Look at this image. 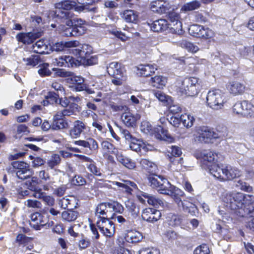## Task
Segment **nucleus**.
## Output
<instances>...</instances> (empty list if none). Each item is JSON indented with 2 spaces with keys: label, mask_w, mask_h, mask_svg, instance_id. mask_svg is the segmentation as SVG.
<instances>
[{
  "label": "nucleus",
  "mask_w": 254,
  "mask_h": 254,
  "mask_svg": "<svg viewBox=\"0 0 254 254\" xmlns=\"http://www.w3.org/2000/svg\"><path fill=\"white\" fill-rule=\"evenodd\" d=\"M169 19L173 27L171 28V31L173 33L181 35L183 33L182 30V23L180 21V14L175 11L170 12L169 13Z\"/></svg>",
  "instance_id": "dca6fc26"
},
{
  "label": "nucleus",
  "mask_w": 254,
  "mask_h": 254,
  "mask_svg": "<svg viewBox=\"0 0 254 254\" xmlns=\"http://www.w3.org/2000/svg\"><path fill=\"white\" fill-rule=\"evenodd\" d=\"M90 127L87 124L80 120L75 121L69 130V135L71 138L80 137L81 134L84 135L89 132Z\"/></svg>",
  "instance_id": "6e6552de"
},
{
  "label": "nucleus",
  "mask_w": 254,
  "mask_h": 254,
  "mask_svg": "<svg viewBox=\"0 0 254 254\" xmlns=\"http://www.w3.org/2000/svg\"><path fill=\"white\" fill-rule=\"evenodd\" d=\"M87 169L90 172L96 176H102V173L100 169L98 168L94 164L90 163L87 166Z\"/></svg>",
  "instance_id": "774afa93"
},
{
  "label": "nucleus",
  "mask_w": 254,
  "mask_h": 254,
  "mask_svg": "<svg viewBox=\"0 0 254 254\" xmlns=\"http://www.w3.org/2000/svg\"><path fill=\"white\" fill-rule=\"evenodd\" d=\"M150 186L155 189L160 193L169 195L172 193L175 186L171 184L168 180L160 175L150 176L148 177Z\"/></svg>",
  "instance_id": "7ed1b4c3"
},
{
  "label": "nucleus",
  "mask_w": 254,
  "mask_h": 254,
  "mask_svg": "<svg viewBox=\"0 0 254 254\" xmlns=\"http://www.w3.org/2000/svg\"><path fill=\"white\" fill-rule=\"evenodd\" d=\"M150 8L153 12L159 14L166 13L169 10L168 3L162 0H157L151 2Z\"/></svg>",
  "instance_id": "aec40b11"
},
{
  "label": "nucleus",
  "mask_w": 254,
  "mask_h": 254,
  "mask_svg": "<svg viewBox=\"0 0 254 254\" xmlns=\"http://www.w3.org/2000/svg\"><path fill=\"white\" fill-rule=\"evenodd\" d=\"M227 88L231 94L237 96L244 93L245 86L238 81H232L228 83Z\"/></svg>",
  "instance_id": "5701e85b"
},
{
  "label": "nucleus",
  "mask_w": 254,
  "mask_h": 254,
  "mask_svg": "<svg viewBox=\"0 0 254 254\" xmlns=\"http://www.w3.org/2000/svg\"><path fill=\"white\" fill-rule=\"evenodd\" d=\"M198 140L204 143L209 142L211 139L218 138V134L213 130V129L208 127H199L197 130Z\"/></svg>",
  "instance_id": "9b49d317"
},
{
  "label": "nucleus",
  "mask_w": 254,
  "mask_h": 254,
  "mask_svg": "<svg viewBox=\"0 0 254 254\" xmlns=\"http://www.w3.org/2000/svg\"><path fill=\"white\" fill-rule=\"evenodd\" d=\"M166 221L170 226H180L182 228H184L187 223V220L184 216L172 213L167 214Z\"/></svg>",
  "instance_id": "f3484780"
},
{
  "label": "nucleus",
  "mask_w": 254,
  "mask_h": 254,
  "mask_svg": "<svg viewBox=\"0 0 254 254\" xmlns=\"http://www.w3.org/2000/svg\"><path fill=\"white\" fill-rule=\"evenodd\" d=\"M38 37L37 33L32 32H20L16 36V40L23 44H30Z\"/></svg>",
  "instance_id": "b1692460"
},
{
  "label": "nucleus",
  "mask_w": 254,
  "mask_h": 254,
  "mask_svg": "<svg viewBox=\"0 0 254 254\" xmlns=\"http://www.w3.org/2000/svg\"><path fill=\"white\" fill-rule=\"evenodd\" d=\"M72 27L73 36H78L84 34L86 31L85 27L76 26L73 25Z\"/></svg>",
  "instance_id": "69168bd1"
},
{
  "label": "nucleus",
  "mask_w": 254,
  "mask_h": 254,
  "mask_svg": "<svg viewBox=\"0 0 254 254\" xmlns=\"http://www.w3.org/2000/svg\"><path fill=\"white\" fill-rule=\"evenodd\" d=\"M185 195L184 192L180 189L175 187V189L173 190L172 194H169L168 195L171 196L174 199L175 202L177 203L179 207H180V203L182 200V197Z\"/></svg>",
  "instance_id": "79ce46f5"
},
{
  "label": "nucleus",
  "mask_w": 254,
  "mask_h": 254,
  "mask_svg": "<svg viewBox=\"0 0 254 254\" xmlns=\"http://www.w3.org/2000/svg\"><path fill=\"white\" fill-rule=\"evenodd\" d=\"M141 129L145 133H153L154 128L148 122L144 121L141 123Z\"/></svg>",
  "instance_id": "052dcab7"
},
{
  "label": "nucleus",
  "mask_w": 254,
  "mask_h": 254,
  "mask_svg": "<svg viewBox=\"0 0 254 254\" xmlns=\"http://www.w3.org/2000/svg\"><path fill=\"white\" fill-rule=\"evenodd\" d=\"M209 249L206 244H202L198 246L193 252L194 254H209Z\"/></svg>",
  "instance_id": "680f3d73"
},
{
  "label": "nucleus",
  "mask_w": 254,
  "mask_h": 254,
  "mask_svg": "<svg viewBox=\"0 0 254 254\" xmlns=\"http://www.w3.org/2000/svg\"><path fill=\"white\" fill-rule=\"evenodd\" d=\"M198 79L196 77L185 78L180 87L179 92L181 95L193 96L198 93L199 84Z\"/></svg>",
  "instance_id": "0eeeda50"
},
{
  "label": "nucleus",
  "mask_w": 254,
  "mask_h": 254,
  "mask_svg": "<svg viewBox=\"0 0 254 254\" xmlns=\"http://www.w3.org/2000/svg\"><path fill=\"white\" fill-rule=\"evenodd\" d=\"M224 94L219 89L211 90L207 93V105L214 110L221 109L225 103Z\"/></svg>",
  "instance_id": "20e7f679"
},
{
  "label": "nucleus",
  "mask_w": 254,
  "mask_h": 254,
  "mask_svg": "<svg viewBox=\"0 0 254 254\" xmlns=\"http://www.w3.org/2000/svg\"><path fill=\"white\" fill-rule=\"evenodd\" d=\"M68 127V124L65 119L53 121L52 124V128L54 130L65 128Z\"/></svg>",
  "instance_id": "49530a36"
},
{
  "label": "nucleus",
  "mask_w": 254,
  "mask_h": 254,
  "mask_svg": "<svg viewBox=\"0 0 254 254\" xmlns=\"http://www.w3.org/2000/svg\"><path fill=\"white\" fill-rule=\"evenodd\" d=\"M55 64L65 67H77L81 64V61L76 60L70 56H62L55 59Z\"/></svg>",
  "instance_id": "f8f14e48"
},
{
  "label": "nucleus",
  "mask_w": 254,
  "mask_h": 254,
  "mask_svg": "<svg viewBox=\"0 0 254 254\" xmlns=\"http://www.w3.org/2000/svg\"><path fill=\"white\" fill-rule=\"evenodd\" d=\"M32 49L34 53L37 54L43 55L48 53V46L42 40H39L33 45Z\"/></svg>",
  "instance_id": "4c0bfd02"
},
{
  "label": "nucleus",
  "mask_w": 254,
  "mask_h": 254,
  "mask_svg": "<svg viewBox=\"0 0 254 254\" xmlns=\"http://www.w3.org/2000/svg\"><path fill=\"white\" fill-rule=\"evenodd\" d=\"M161 217L160 211L152 208L143 209L141 213L142 219L149 223H154L159 220Z\"/></svg>",
  "instance_id": "4468645a"
},
{
  "label": "nucleus",
  "mask_w": 254,
  "mask_h": 254,
  "mask_svg": "<svg viewBox=\"0 0 254 254\" xmlns=\"http://www.w3.org/2000/svg\"><path fill=\"white\" fill-rule=\"evenodd\" d=\"M210 174L221 180H232L241 175L239 170L229 165L214 166L210 169Z\"/></svg>",
  "instance_id": "f03ea898"
},
{
  "label": "nucleus",
  "mask_w": 254,
  "mask_h": 254,
  "mask_svg": "<svg viewBox=\"0 0 254 254\" xmlns=\"http://www.w3.org/2000/svg\"><path fill=\"white\" fill-rule=\"evenodd\" d=\"M56 15L57 17L61 19L67 20L66 22V25L68 27H72L74 25V14L73 12L69 11L60 10L56 13Z\"/></svg>",
  "instance_id": "c85d7f7f"
},
{
  "label": "nucleus",
  "mask_w": 254,
  "mask_h": 254,
  "mask_svg": "<svg viewBox=\"0 0 254 254\" xmlns=\"http://www.w3.org/2000/svg\"><path fill=\"white\" fill-rule=\"evenodd\" d=\"M13 168L17 169L16 176L21 180L26 179L32 175V171L29 169V166L23 161H14L11 163Z\"/></svg>",
  "instance_id": "1a4fd4ad"
},
{
  "label": "nucleus",
  "mask_w": 254,
  "mask_h": 254,
  "mask_svg": "<svg viewBox=\"0 0 254 254\" xmlns=\"http://www.w3.org/2000/svg\"><path fill=\"white\" fill-rule=\"evenodd\" d=\"M154 133L157 139L165 141H171L172 138L168 133V130L164 129L162 126H158L154 128Z\"/></svg>",
  "instance_id": "7c9ffc66"
},
{
  "label": "nucleus",
  "mask_w": 254,
  "mask_h": 254,
  "mask_svg": "<svg viewBox=\"0 0 254 254\" xmlns=\"http://www.w3.org/2000/svg\"><path fill=\"white\" fill-rule=\"evenodd\" d=\"M30 225L36 230H40L44 226L49 227L54 222H49L48 216L46 215L45 209H43L41 212H35L31 214Z\"/></svg>",
  "instance_id": "423d86ee"
},
{
  "label": "nucleus",
  "mask_w": 254,
  "mask_h": 254,
  "mask_svg": "<svg viewBox=\"0 0 254 254\" xmlns=\"http://www.w3.org/2000/svg\"><path fill=\"white\" fill-rule=\"evenodd\" d=\"M143 238L142 233L138 231L128 232L125 236V241L131 244H135L140 242Z\"/></svg>",
  "instance_id": "bb28decb"
},
{
  "label": "nucleus",
  "mask_w": 254,
  "mask_h": 254,
  "mask_svg": "<svg viewBox=\"0 0 254 254\" xmlns=\"http://www.w3.org/2000/svg\"><path fill=\"white\" fill-rule=\"evenodd\" d=\"M181 120L184 126L187 128L191 127L194 121V118L193 116L187 114L182 115Z\"/></svg>",
  "instance_id": "de8ad7c7"
},
{
  "label": "nucleus",
  "mask_w": 254,
  "mask_h": 254,
  "mask_svg": "<svg viewBox=\"0 0 254 254\" xmlns=\"http://www.w3.org/2000/svg\"><path fill=\"white\" fill-rule=\"evenodd\" d=\"M126 206L133 218H135L138 216L139 213V207L132 201H128L126 203Z\"/></svg>",
  "instance_id": "a18cd8bd"
},
{
  "label": "nucleus",
  "mask_w": 254,
  "mask_h": 254,
  "mask_svg": "<svg viewBox=\"0 0 254 254\" xmlns=\"http://www.w3.org/2000/svg\"><path fill=\"white\" fill-rule=\"evenodd\" d=\"M232 112L239 117L251 118L254 117V105L247 100L238 101L232 107Z\"/></svg>",
  "instance_id": "39448f33"
},
{
  "label": "nucleus",
  "mask_w": 254,
  "mask_h": 254,
  "mask_svg": "<svg viewBox=\"0 0 254 254\" xmlns=\"http://www.w3.org/2000/svg\"><path fill=\"white\" fill-rule=\"evenodd\" d=\"M79 213L72 209H67L62 212L61 216L64 221L68 222L74 221L78 217Z\"/></svg>",
  "instance_id": "c756f323"
},
{
  "label": "nucleus",
  "mask_w": 254,
  "mask_h": 254,
  "mask_svg": "<svg viewBox=\"0 0 254 254\" xmlns=\"http://www.w3.org/2000/svg\"><path fill=\"white\" fill-rule=\"evenodd\" d=\"M214 32L211 29L209 28H205L202 26L198 37L204 39H209L212 38L214 36Z\"/></svg>",
  "instance_id": "864d4df0"
},
{
  "label": "nucleus",
  "mask_w": 254,
  "mask_h": 254,
  "mask_svg": "<svg viewBox=\"0 0 254 254\" xmlns=\"http://www.w3.org/2000/svg\"><path fill=\"white\" fill-rule=\"evenodd\" d=\"M213 63L216 64H220L218 61L225 65L227 64H231L233 63L232 60L227 55H220V57L215 56L213 59Z\"/></svg>",
  "instance_id": "8fccbe9b"
},
{
  "label": "nucleus",
  "mask_w": 254,
  "mask_h": 254,
  "mask_svg": "<svg viewBox=\"0 0 254 254\" xmlns=\"http://www.w3.org/2000/svg\"><path fill=\"white\" fill-rule=\"evenodd\" d=\"M182 46L188 50V51L192 53H195L199 50V48L197 46L194 45L192 43L186 41L182 42Z\"/></svg>",
  "instance_id": "bf43d9fd"
},
{
  "label": "nucleus",
  "mask_w": 254,
  "mask_h": 254,
  "mask_svg": "<svg viewBox=\"0 0 254 254\" xmlns=\"http://www.w3.org/2000/svg\"><path fill=\"white\" fill-rule=\"evenodd\" d=\"M61 161L60 156L58 154H54L48 161V165L51 169H53L58 166L60 163Z\"/></svg>",
  "instance_id": "6e6d98bb"
},
{
  "label": "nucleus",
  "mask_w": 254,
  "mask_h": 254,
  "mask_svg": "<svg viewBox=\"0 0 254 254\" xmlns=\"http://www.w3.org/2000/svg\"><path fill=\"white\" fill-rule=\"evenodd\" d=\"M167 83V78L162 75H156L150 80V85L157 88H163Z\"/></svg>",
  "instance_id": "72a5a7b5"
},
{
  "label": "nucleus",
  "mask_w": 254,
  "mask_h": 254,
  "mask_svg": "<svg viewBox=\"0 0 254 254\" xmlns=\"http://www.w3.org/2000/svg\"><path fill=\"white\" fill-rule=\"evenodd\" d=\"M138 69L140 71L139 73L141 76L147 77L154 73L157 70V67L153 65H140Z\"/></svg>",
  "instance_id": "c9c22d12"
},
{
  "label": "nucleus",
  "mask_w": 254,
  "mask_h": 254,
  "mask_svg": "<svg viewBox=\"0 0 254 254\" xmlns=\"http://www.w3.org/2000/svg\"><path fill=\"white\" fill-rule=\"evenodd\" d=\"M74 6V2H72L70 0H65L61 1L60 2H57L55 3V8L57 9L55 12V14L57 12L59 11L60 10H66V11H68L73 8Z\"/></svg>",
  "instance_id": "e433bc0d"
},
{
  "label": "nucleus",
  "mask_w": 254,
  "mask_h": 254,
  "mask_svg": "<svg viewBox=\"0 0 254 254\" xmlns=\"http://www.w3.org/2000/svg\"><path fill=\"white\" fill-rule=\"evenodd\" d=\"M235 186L238 189H240L245 191L251 192L252 190V187L248 183L243 182L242 180L237 181L236 182Z\"/></svg>",
  "instance_id": "5fc2aeb1"
},
{
  "label": "nucleus",
  "mask_w": 254,
  "mask_h": 254,
  "mask_svg": "<svg viewBox=\"0 0 254 254\" xmlns=\"http://www.w3.org/2000/svg\"><path fill=\"white\" fill-rule=\"evenodd\" d=\"M216 154L209 150H205L201 151L198 157L201 160L204 165H205L210 173V169L214 166L217 165L215 163Z\"/></svg>",
  "instance_id": "ddd939ff"
},
{
  "label": "nucleus",
  "mask_w": 254,
  "mask_h": 254,
  "mask_svg": "<svg viewBox=\"0 0 254 254\" xmlns=\"http://www.w3.org/2000/svg\"><path fill=\"white\" fill-rule=\"evenodd\" d=\"M107 71L108 74L111 76L123 77L125 68L121 64L113 62L110 63L109 65L107 67Z\"/></svg>",
  "instance_id": "a211bd4d"
},
{
  "label": "nucleus",
  "mask_w": 254,
  "mask_h": 254,
  "mask_svg": "<svg viewBox=\"0 0 254 254\" xmlns=\"http://www.w3.org/2000/svg\"><path fill=\"white\" fill-rule=\"evenodd\" d=\"M59 97L58 93L49 91L45 96V99L43 101L42 103L44 106L56 103L58 100Z\"/></svg>",
  "instance_id": "a19ab883"
},
{
  "label": "nucleus",
  "mask_w": 254,
  "mask_h": 254,
  "mask_svg": "<svg viewBox=\"0 0 254 254\" xmlns=\"http://www.w3.org/2000/svg\"><path fill=\"white\" fill-rule=\"evenodd\" d=\"M96 225L98 228L103 229L104 227L110 229L112 231H115L113 223L109 220V218L105 219L103 217V220L97 221Z\"/></svg>",
  "instance_id": "c03bdc74"
},
{
  "label": "nucleus",
  "mask_w": 254,
  "mask_h": 254,
  "mask_svg": "<svg viewBox=\"0 0 254 254\" xmlns=\"http://www.w3.org/2000/svg\"><path fill=\"white\" fill-rule=\"evenodd\" d=\"M130 148L135 152H140L141 150L144 152L151 150L153 146L149 144H146L142 141L138 140L135 138V140H131L129 144Z\"/></svg>",
  "instance_id": "412c9836"
},
{
  "label": "nucleus",
  "mask_w": 254,
  "mask_h": 254,
  "mask_svg": "<svg viewBox=\"0 0 254 254\" xmlns=\"http://www.w3.org/2000/svg\"><path fill=\"white\" fill-rule=\"evenodd\" d=\"M167 151L168 153V156L170 158L171 162L177 161L178 163L182 164L183 158L180 157L182 153L181 148L178 146L171 145V146H168Z\"/></svg>",
  "instance_id": "4be33fe9"
},
{
  "label": "nucleus",
  "mask_w": 254,
  "mask_h": 254,
  "mask_svg": "<svg viewBox=\"0 0 254 254\" xmlns=\"http://www.w3.org/2000/svg\"><path fill=\"white\" fill-rule=\"evenodd\" d=\"M139 254H160L159 249L154 247L143 248L139 251Z\"/></svg>",
  "instance_id": "e2e57ef3"
},
{
  "label": "nucleus",
  "mask_w": 254,
  "mask_h": 254,
  "mask_svg": "<svg viewBox=\"0 0 254 254\" xmlns=\"http://www.w3.org/2000/svg\"><path fill=\"white\" fill-rule=\"evenodd\" d=\"M142 196L147 199V202L149 205L157 208L163 207L164 204L163 201L155 195L143 192Z\"/></svg>",
  "instance_id": "a878e982"
},
{
  "label": "nucleus",
  "mask_w": 254,
  "mask_h": 254,
  "mask_svg": "<svg viewBox=\"0 0 254 254\" xmlns=\"http://www.w3.org/2000/svg\"><path fill=\"white\" fill-rule=\"evenodd\" d=\"M101 147L105 153H112L117 156L119 154L118 150L114 145L108 141H103L101 143Z\"/></svg>",
  "instance_id": "ea45409f"
},
{
  "label": "nucleus",
  "mask_w": 254,
  "mask_h": 254,
  "mask_svg": "<svg viewBox=\"0 0 254 254\" xmlns=\"http://www.w3.org/2000/svg\"><path fill=\"white\" fill-rule=\"evenodd\" d=\"M49 64H44L38 70V73L42 76H49L52 74V72L48 68Z\"/></svg>",
  "instance_id": "338daca9"
},
{
  "label": "nucleus",
  "mask_w": 254,
  "mask_h": 254,
  "mask_svg": "<svg viewBox=\"0 0 254 254\" xmlns=\"http://www.w3.org/2000/svg\"><path fill=\"white\" fill-rule=\"evenodd\" d=\"M239 212L240 217H254V198H252L251 196L249 202L245 204L244 209L241 208ZM247 226L254 231V218L248 222Z\"/></svg>",
  "instance_id": "9d476101"
},
{
  "label": "nucleus",
  "mask_w": 254,
  "mask_h": 254,
  "mask_svg": "<svg viewBox=\"0 0 254 254\" xmlns=\"http://www.w3.org/2000/svg\"><path fill=\"white\" fill-rule=\"evenodd\" d=\"M107 204L108 202L101 203L96 207L95 214V216L99 218L98 221L103 220V217L105 219L108 218V211L107 210L108 205Z\"/></svg>",
  "instance_id": "cd10ccee"
},
{
  "label": "nucleus",
  "mask_w": 254,
  "mask_h": 254,
  "mask_svg": "<svg viewBox=\"0 0 254 254\" xmlns=\"http://www.w3.org/2000/svg\"><path fill=\"white\" fill-rule=\"evenodd\" d=\"M150 29L154 32H160L166 31L169 28V23L164 19H160L148 23Z\"/></svg>",
  "instance_id": "393cba45"
},
{
  "label": "nucleus",
  "mask_w": 254,
  "mask_h": 254,
  "mask_svg": "<svg viewBox=\"0 0 254 254\" xmlns=\"http://www.w3.org/2000/svg\"><path fill=\"white\" fill-rule=\"evenodd\" d=\"M78 45V41L57 42L53 45V50L57 52L63 51L65 48H72Z\"/></svg>",
  "instance_id": "2f4dec72"
},
{
  "label": "nucleus",
  "mask_w": 254,
  "mask_h": 254,
  "mask_svg": "<svg viewBox=\"0 0 254 254\" xmlns=\"http://www.w3.org/2000/svg\"><path fill=\"white\" fill-rule=\"evenodd\" d=\"M202 25L198 24H193L190 26L189 29V31L190 34L193 36L198 37L199 33L202 29Z\"/></svg>",
  "instance_id": "13d9d810"
},
{
  "label": "nucleus",
  "mask_w": 254,
  "mask_h": 254,
  "mask_svg": "<svg viewBox=\"0 0 254 254\" xmlns=\"http://www.w3.org/2000/svg\"><path fill=\"white\" fill-rule=\"evenodd\" d=\"M122 17L127 22L134 23L136 21L138 15L133 10H126L123 13Z\"/></svg>",
  "instance_id": "58836bf2"
},
{
  "label": "nucleus",
  "mask_w": 254,
  "mask_h": 254,
  "mask_svg": "<svg viewBox=\"0 0 254 254\" xmlns=\"http://www.w3.org/2000/svg\"><path fill=\"white\" fill-rule=\"evenodd\" d=\"M140 116L139 114H133L130 112H126L121 116V120L127 127H133L135 126L136 121L139 120Z\"/></svg>",
  "instance_id": "6ab92c4d"
},
{
  "label": "nucleus",
  "mask_w": 254,
  "mask_h": 254,
  "mask_svg": "<svg viewBox=\"0 0 254 254\" xmlns=\"http://www.w3.org/2000/svg\"><path fill=\"white\" fill-rule=\"evenodd\" d=\"M71 183L76 186H83L86 183L84 178L79 175H76L72 178Z\"/></svg>",
  "instance_id": "0e129e2a"
},
{
  "label": "nucleus",
  "mask_w": 254,
  "mask_h": 254,
  "mask_svg": "<svg viewBox=\"0 0 254 254\" xmlns=\"http://www.w3.org/2000/svg\"><path fill=\"white\" fill-rule=\"evenodd\" d=\"M78 105L74 103L70 104L68 107L63 110L62 112L64 116H69L74 114L75 110H77Z\"/></svg>",
  "instance_id": "4d7b16f0"
},
{
  "label": "nucleus",
  "mask_w": 254,
  "mask_h": 254,
  "mask_svg": "<svg viewBox=\"0 0 254 254\" xmlns=\"http://www.w3.org/2000/svg\"><path fill=\"white\" fill-rule=\"evenodd\" d=\"M75 49L72 50V53L81 60H85L89 57L92 51V48L88 44H81L78 42V45L74 47Z\"/></svg>",
  "instance_id": "2eb2a0df"
},
{
  "label": "nucleus",
  "mask_w": 254,
  "mask_h": 254,
  "mask_svg": "<svg viewBox=\"0 0 254 254\" xmlns=\"http://www.w3.org/2000/svg\"><path fill=\"white\" fill-rule=\"evenodd\" d=\"M23 61L27 65L35 66L39 64L40 61V57L38 55H31L29 58H23Z\"/></svg>",
  "instance_id": "3c124183"
},
{
  "label": "nucleus",
  "mask_w": 254,
  "mask_h": 254,
  "mask_svg": "<svg viewBox=\"0 0 254 254\" xmlns=\"http://www.w3.org/2000/svg\"><path fill=\"white\" fill-rule=\"evenodd\" d=\"M107 205H108V208L112 209V211L115 212L114 213L122 214L124 212V207L118 201H113L108 202Z\"/></svg>",
  "instance_id": "09e8293b"
},
{
  "label": "nucleus",
  "mask_w": 254,
  "mask_h": 254,
  "mask_svg": "<svg viewBox=\"0 0 254 254\" xmlns=\"http://www.w3.org/2000/svg\"><path fill=\"white\" fill-rule=\"evenodd\" d=\"M117 160L122 165L129 169H133L135 167V163L130 158L123 155L121 153L119 154L116 156Z\"/></svg>",
  "instance_id": "f704fd0d"
},
{
  "label": "nucleus",
  "mask_w": 254,
  "mask_h": 254,
  "mask_svg": "<svg viewBox=\"0 0 254 254\" xmlns=\"http://www.w3.org/2000/svg\"><path fill=\"white\" fill-rule=\"evenodd\" d=\"M139 163L142 168L149 172H153L156 169V166L155 164L148 159H141L139 161Z\"/></svg>",
  "instance_id": "37998d69"
},
{
  "label": "nucleus",
  "mask_w": 254,
  "mask_h": 254,
  "mask_svg": "<svg viewBox=\"0 0 254 254\" xmlns=\"http://www.w3.org/2000/svg\"><path fill=\"white\" fill-rule=\"evenodd\" d=\"M201 6V2L197 0L185 3L181 8V11L187 12L198 9Z\"/></svg>",
  "instance_id": "473e14b6"
},
{
  "label": "nucleus",
  "mask_w": 254,
  "mask_h": 254,
  "mask_svg": "<svg viewBox=\"0 0 254 254\" xmlns=\"http://www.w3.org/2000/svg\"><path fill=\"white\" fill-rule=\"evenodd\" d=\"M38 184V179L36 177H32L30 179L27 180L25 183L28 189L31 190L32 191L37 190Z\"/></svg>",
  "instance_id": "603ef678"
},
{
  "label": "nucleus",
  "mask_w": 254,
  "mask_h": 254,
  "mask_svg": "<svg viewBox=\"0 0 254 254\" xmlns=\"http://www.w3.org/2000/svg\"><path fill=\"white\" fill-rule=\"evenodd\" d=\"M251 196L246 195L241 192H229L225 194L223 201L226 203V206L238 216H240L239 211L241 208L244 209Z\"/></svg>",
  "instance_id": "f257e3e1"
}]
</instances>
